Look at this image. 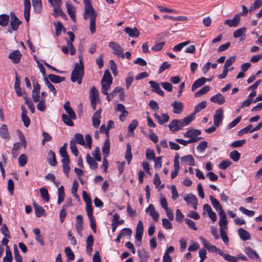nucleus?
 Returning a JSON list of instances; mask_svg holds the SVG:
<instances>
[{
    "label": "nucleus",
    "instance_id": "f257e3e1",
    "mask_svg": "<svg viewBox=\"0 0 262 262\" xmlns=\"http://www.w3.org/2000/svg\"><path fill=\"white\" fill-rule=\"evenodd\" d=\"M84 3V18L87 19L90 18V30L92 34L94 33L96 31V19L97 12L95 11L90 2V0H83Z\"/></svg>",
    "mask_w": 262,
    "mask_h": 262
},
{
    "label": "nucleus",
    "instance_id": "f03ea898",
    "mask_svg": "<svg viewBox=\"0 0 262 262\" xmlns=\"http://www.w3.org/2000/svg\"><path fill=\"white\" fill-rule=\"evenodd\" d=\"M78 57L79 62V63H76L75 65L74 68L71 73V80L73 82L77 81L78 83L80 84L82 82L84 71L82 57L81 55L78 56Z\"/></svg>",
    "mask_w": 262,
    "mask_h": 262
},
{
    "label": "nucleus",
    "instance_id": "7ed1b4c3",
    "mask_svg": "<svg viewBox=\"0 0 262 262\" xmlns=\"http://www.w3.org/2000/svg\"><path fill=\"white\" fill-rule=\"evenodd\" d=\"M108 46L113 50V53L117 57L124 58L123 49L119 43L115 41H111L109 42Z\"/></svg>",
    "mask_w": 262,
    "mask_h": 262
},
{
    "label": "nucleus",
    "instance_id": "20e7f679",
    "mask_svg": "<svg viewBox=\"0 0 262 262\" xmlns=\"http://www.w3.org/2000/svg\"><path fill=\"white\" fill-rule=\"evenodd\" d=\"M49 3L54 7L53 10V16H56L57 15L61 16L62 17H66L67 16L62 11L60 6L61 5L62 2L60 3H57L54 2L53 0H48Z\"/></svg>",
    "mask_w": 262,
    "mask_h": 262
},
{
    "label": "nucleus",
    "instance_id": "39448f33",
    "mask_svg": "<svg viewBox=\"0 0 262 262\" xmlns=\"http://www.w3.org/2000/svg\"><path fill=\"white\" fill-rule=\"evenodd\" d=\"M10 16V25L11 27V29H8V32L11 33L12 32V31L17 30L19 26L21 24V21L16 16L14 12H11Z\"/></svg>",
    "mask_w": 262,
    "mask_h": 262
},
{
    "label": "nucleus",
    "instance_id": "423d86ee",
    "mask_svg": "<svg viewBox=\"0 0 262 262\" xmlns=\"http://www.w3.org/2000/svg\"><path fill=\"white\" fill-rule=\"evenodd\" d=\"M143 231L144 228L143 223L141 221H139L136 227L135 236L136 240L139 242V244H137L138 246H140L141 244Z\"/></svg>",
    "mask_w": 262,
    "mask_h": 262
},
{
    "label": "nucleus",
    "instance_id": "0eeeda50",
    "mask_svg": "<svg viewBox=\"0 0 262 262\" xmlns=\"http://www.w3.org/2000/svg\"><path fill=\"white\" fill-rule=\"evenodd\" d=\"M169 129L175 132L182 129L183 128L181 120L174 119L172 120L168 125Z\"/></svg>",
    "mask_w": 262,
    "mask_h": 262
},
{
    "label": "nucleus",
    "instance_id": "6e6552de",
    "mask_svg": "<svg viewBox=\"0 0 262 262\" xmlns=\"http://www.w3.org/2000/svg\"><path fill=\"white\" fill-rule=\"evenodd\" d=\"M241 20L240 14H236L232 19H227L224 24L230 27H235L238 25Z\"/></svg>",
    "mask_w": 262,
    "mask_h": 262
},
{
    "label": "nucleus",
    "instance_id": "1a4fd4ad",
    "mask_svg": "<svg viewBox=\"0 0 262 262\" xmlns=\"http://www.w3.org/2000/svg\"><path fill=\"white\" fill-rule=\"evenodd\" d=\"M223 118V111L222 108L217 109L213 116V123L215 126H219Z\"/></svg>",
    "mask_w": 262,
    "mask_h": 262
},
{
    "label": "nucleus",
    "instance_id": "9d476101",
    "mask_svg": "<svg viewBox=\"0 0 262 262\" xmlns=\"http://www.w3.org/2000/svg\"><path fill=\"white\" fill-rule=\"evenodd\" d=\"M149 83L152 88V91L160 95L161 96H164L165 93L160 88L159 84L155 81H149Z\"/></svg>",
    "mask_w": 262,
    "mask_h": 262
},
{
    "label": "nucleus",
    "instance_id": "9b49d317",
    "mask_svg": "<svg viewBox=\"0 0 262 262\" xmlns=\"http://www.w3.org/2000/svg\"><path fill=\"white\" fill-rule=\"evenodd\" d=\"M22 54L19 50H15L10 53L9 58L13 63H18L20 62Z\"/></svg>",
    "mask_w": 262,
    "mask_h": 262
},
{
    "label": "nucleus",
    "instance_id": "f8f14e48",
    "mask_svg": "<svg viewBox=\"0 0 262 262\" xmlns=\"http://www.w3.org/2000/svg\"><path fill=\"white\" fill-rule=\"evenodd\" d=\"M210 101L213 103L222 105L225 102V97L221 93H217L210 98Z\"/></svg>",
    "mask_w": 262,
    "mask_h": 262
},
{
    "label": "nucleus",
    "instance_id": "ddd939ff",
    "mask_svg": "<svg viewBox=\"0 0 262 262\" xmlns=\"http://www.w3.org/2000/svg\"><path fill=\"white\" fill-rule=\"evenodd\" d=\"M219 214L220 215V221L219 222V225L220 228L227 229V224L228 223V221L227 220L226 215L224 210L219 212Z\"/></svg>",
    "mask_w": 262,
    "mask_h": 262
},
{
    "label": "nucleus",
    "instance_id": "4468645a",
    "mask_svg": "<svg viewBox=\"0 0 262 262\" xmlns=\"http://www.w3.org/2000/svg\"><path fill=\"white\" fill-rule=\"evenodd\" d=\"M31 9V3L30 0H24V17L27 23L30 20V12Z\"/></svg>",
    "mask_w": 262,
    "mask_h": 262
},
{
    "label": "nucleus",
    "instance_id": "2eb2a0df",
    "mask_svg": "<svg viewBox=\"0 0 262 262\" xmlns=\"http://www.w3.org/2000/svg\"><path fill=\"white\" fill-rule=\"evenodd\" d=\"M63 108L66 113L69 115V116L71 117V118H72L73 120H75L76 119V115L72 108L70 106V101H67L64 103Z\"/></svg>",
    "mask_w": 262,
    "mask_h": 262
},
{
    "label": "nucleus",
    "instance_id": "dca6fc26",
    "mask_svg": "<svg viewBox=\"0 0 262 262\" xmlns=\"http://www.w3.org/2000/svg\"><path fill=\"white\" fill-rule=\"evenodd\" d=\"M171 106L173 107V113L176 114H181L184 109L183 104L180 102L174 101L171 103Z\"/></svg>",
    "mask_w": 262,
    "mask_h": 262
},
{
    "label": "nucleus",
    "instance_id": "f3484780",
    "mask_svg": "<svg viewBox=\"0 0 262 262\" xmlns=\"http://www.w3.org/2000/svg\"><path fill=\"white\" fill-rule=\"evenodd\" d=\"M146 211L152 217L153 220L157 222L159 219V213L155 210V207L152 204H150L147 208Z\"/></svg>",
    "mask_w": 262,
    "mask_h": 262
},
{
    "label": "nucleus",
    "instance_id": "a211bd4d",
    "mask_svg": "<svg viewBox=\"0 0 262 262\" xmlns=\"http://www.w3.org/2000/svg\"><path fill=\"white\" fill-rule=\"evenodd\" d=\"M200 239L201 241L202 244H203L204 247L206 248L209 252H215L217 250V248L214 246L211 245L209 242L206 240L203 237L201 236L200 237Z\"/></svg>",
    "mask_w": 262,
    "mask_h": 262
},
{
    "label": "nucleus",
    "instance_id": "6ab92c4d",
    "mask_svg": "<svg viewBox=\"0 0 262 262\" xmlns=\"http://www.w3.org/2000/svg\"><path fill=\"white\" fill-rule=\"evenodd\" d=\"M245 252L251 259L256 260L260 259V257L257 252L249 247L245 249Z\"/></svg>",
    "mask_w": 262,
    "mask_h": 262
},
{
    "label": "nucleus",
    "instance_id": "aec40b11",
    "mask_svg": "<svg viewBox=\"0 0 262 262\" xmlns=\"http://www.w3.org/2000/svg\"><path fill=\"white\" fill-rule=\"evenodd\" d=\"M83 217L81 215H78L76 216V230L80 235V236H82L81 231L83 230Z\"/></svg>",
    "mask_w": 262,
    "mask_h": 262
},
{
    "label": "nucleus",
    "instance_id": "412c9836",
    "mask_svg": "<svg viewBox=\"0 0 262 262\" xmlns=\"http://www.w3.org/2000/svg\"><path fill=\"white\" fill-rule=\"evenodd\" d=\"M124 31L128 34L131 37H138L140 35V32L138 31L136 27L133 28L130 27H126L124 29Z\"/></svg>",
    "mask_w": 262,
    "mask_h": 262
},
{
    "label": "nucleus",
    "instance_id": "4be33fe9",
    "mask_svg": "<svg viewBox=\"0 0 262 262\" xmlns=\"http://www.w3.org/2000/svg\"><path fill=\"white\" fill-rule=\"evenodd\" d=\"M209 199L211 201L212 205L216 210V211L218 212V213L224 210L221 205L220 204V202L217 199L214 198L212 195L209 196Z\"/></svg>",
    "mask_w": 262,
    "mask_h": 262
},
{
    "label": "nucleus",
    "instance_id": "5701e85b",
    "mask_svg": "<svg viewBox=\"0 0 262 262\" xmlns=\"http://www.w3.org/2000/svg\"><path fill=\"white\" fill-rule=\"evenodd\" d=\"M201 131L199 129H195L192 128H189L187 131L184 134L186 138H191L201 135Z\"/></svg>",
    "mask_w": 262,
    "mask_h": 262
},
{
    "label": "nucleus",
    "instance_id": "b1692460",
    "mask_svg": "<svg viewBox=\"0 0 262 262\" xmlns=\"http://www.w3.org/2000/svg\"><path fill=\"white\" fill-rule=\"evenodd\" d=\"M48 161L51 166H55L57 164L56 156L53 151L50 150L48 152Z\"/></svg>",
    "mask_w": 262,
    "mask_h": 262
},
{
    "label": "nucleus",
    "instance_id": "393cba45",
    "mask_svg": "<svg viewBox=\"0 0 262 262\" xmlns=\"http://www.w3.org/2000/svg\"><path fill=\"white\" fill-rule=\"evenodd\" d=\"M154 116L160 124H163L168 121L169 119V117L167 114H163L161 117L157 114L155 113Z\"/></svg>",
    "mask_w": 262,
    "mask_h": 262
},
{
    "label": "nucleus",
    "instance_id": "a878e982",
    "mask_svg": "<svg viewBox=\"0 0 262 262\" xmlns=\"http://www.w3.org/2000/svg\"><path fill=\"white\" fill-rule=\"evenodd\" d=\"M238 234L243 241H246L251 238L250 233L242 228L238 229Z\"/></svg>",
    "mask_w": 262,
    "mask_h": 262
},
{
    "label": "nucleus",
    "instance_id": "bb28decb",
    "mask_svg": "<svg viewBox=\"0 0 262 262\" xmlns=\"http://www.w3.org/2000/svg\"><path fill=\"white\" fill-rule=\"evenodd\" d=\"M207 79L205 77L200 78L197 80H196L193 83L191 90L192 91H194L196 89L204 85L205 83L206 82Z\"/></svg>",
    "mask_w": 262,
    "mask_h": 262
},
{
    "label": "nucleus",
    "instance_id": "cd10ccee",
    "mask_svg": "<svg viewBox=\"0 0 262 262\" xmlns=\"http://www.w3.org/2000/svg\"><path fill=\"white\" fill-rule=\"evenodd\" d=\"M89 98L90 100H99V93L94 86H93L90 90Z\"/></svg>",
    "mask_w": 262,
    "mask_h": 262
},
{
    "label": "nucleus",
    "instance_id": "c85d7f7f",
    "mask_svg": "<svg viewBox=\"0 0 262 262\" xmlns=\"http://www.w3.org/2000/svg\"><path fill=\"white\" fill-rule=\"evenodd\" d=\"M33 7L34 12L40 13L42 11V3L41 0H32Z\"/></svg>",
    "mask_w": 262,
    "mask_h": 262
},
{
    "label": "nucleus",
    "instance_id": "c756f323",
    "mask_svg": "<svg viewBox=\"0 0 262 262\" xmlns=\"http://www.w3.org/2000/svg\"><path fill=\"white\" fill-rule=\"evenodd\" d=\"M86 162L89 164L91 169H96L98 167V164L92 158L90 154H87L86 155Z\"/></svg>",
    "mask_w": 262,
    "mask_h": 262
},
{
    "label": "nucleus",
    "instance_id": "7c9ffc66",
    "mask_svg": "<svg viewBox=\"0 0 262 262\" xmlns=\"http://www.w3.org/2000/svg\"><path fill=\"white\" fill-rule=\"evenodd\" d=\"M33 206L35 210V215L37 217H39L43 215L45 212L42 207L39 206L36 203H33Z\"/></svg>",
    "mask_w": 262,
    "mask_h": 262
},
{
    "label": "nucleus",
    "instance_id": "2f4dec72",
    "mask_svg": "<svg viewBox=\"0 0 262 262\" xmlns=\"http://www.w3.org/2000/svg\"><path fill=\"white\" fill-rule=\"evenodd\" d=\"M48 77L50 80L54 83H59L65 80V78L63 77H60L54 74H49Z\"/></svg>",
    "mask_w": 262,
    "mask_h": 262
},
{
    "label": "nucleus",
    "instance_id": "473e14b6",
    "mask_svg": "<svg viewBox=\"0 0 262 262\" xmlns=\"http://www.w3.org/2000/svg\"><path fill=\"white\" fill-rule=\"evenodd\" d=\"M66 6L67 9L68 13L71 18V19L74 21H76V17L75 15L74 11L73 9V6L71 4H70L69 2H66Z\"/></svg>",
    "mask_w": 262,
    "mask_h": 262
},
{
    "label": "nucleus",
    "instance_id": "72a5a7b5",
    "mask_svg": "<svg viewBox=\"0 0 262 262\" xmlns=\"http://www.w3.org/2000/svg\"><path fill=\"white\" fill-rule=\"evenodd\" d=\"M113 78L111 73L108 70H106L104 72L103 76L101 80V82L112 83Z\"/></svg>",
    "mask_w": 262,
    "mask_h": 262
},
{
    "label": "nucleus",
    "instance_id": "f704fd0d",
    "mask_svg": "<svg viewBox=\"0 0 262 262\" xmlns=\"http://www.w3.org/2000/svg\"><path fill=\"white\" fill-rule=\"evenodd\" d=\"M64 190L63 186H61L58 190V200L57 203L58 204H60L62 202H63L64 199Z\"/></svg>",
    "mask_w": 262,
    "mask_h": 262
},
{
    "label": "nucleus",
    "instance_id": "c9c22d12",
    "mask_svg": "<svg viewBox=\"0 0 262 262\" xmlns=\"http://www.w3.org/2000/svg\"><path fill=\"white\" fill-rule=\"evenodd\" d=\"M132 147L129 143H127L126 145V150L125 154V158L128 164H129L132 159Z\"/></svg>",
    "mask_w": 262,
    "mask_h": 262
},
{
    "label": "nucleus",
    "instance_id": "e433bc0d",
    "mask_svg": "<svg viewBox=\"0 0 262 262\" xmlns=\"http://www.w3.org/2000/svg\"><path fill=\"white\" fill-rule=\"evenodd\" d=\"M10 20L9 16L7 14L0 15V26L6 27L8 25Z\"/></svg>",
    "mask_w": 262,
    "mask_h": 262
},
{
    "label": "nucleus",
    "instance_id": "4c0bfd02",
    "mask_svg": "<svg viewBox=\"0 0 262 262\" xmlns=\"http://www.w3.org/2000/svg\"><path fill=\"white\" fill-rule=\"evenodd\" d=\"M181 160L182 162L188 163L189 165L191 166L194 165V160L193 157L190 155H186L181 157Z\"/></svg>",
    "mask_w": 262,
    "mask_h": 262
},
{
    "label": "nucleus",
    "instance_id": "58836bf2",
    "mask_svg": "<svg viewBox=\"0 0 262 262\" xmlns=\"http://www.w3.org/2000/svg\"><path fill=\"white\" fill-rule=\"evenodd\" d=\"M207 106V102L204 100L200 102L195 106L193 114L195 115L196 113H199L202 110L205 108Z\"/></svg>",
    "mask_w": 262,
    "mask_h": 262
},
{
    "label": "nucleus",
    "instance_id": "ea45409f",
    "mask_svg": "<svg viewBox=\"0 0 262 262\" xmlns=\"http://www.w3.org/2000/svg\"><path fill=\"white\" fill-rule=\"evenodd\" d=\"M184 200L187 202L188 204H191L194 202L198 201V199L195 195L192 193H189L186 196H184Z\"/></svg>",
    "mask_w": 262,
    "mask_h": 262
},
{
    "label": "nucleus",
    "instance_id": "a19ab883",
    "mask_svg": "<svg viewBox=\"0 0 262 262\" xmlns=\"http://www.w3.org/2000/svg\"><path fill=\"white\" fill-rule=\"evenodd\" d=\"M62 120L63 122L67 125L69 126H74V122L72 121L73 120L71 117L66 114H62L61 116Z\"/></svg>",
    "mask_w": 262,
    "mask_h": 262
},
{
    "label": "nucleus",
    "instance_id": "79ce46f5",
    "mask_svg": "<svg viewBox=\"0 0 262 262\" xmlns=\"http://www.w3.org/2000/svg\"><path fill=\"white\" fill-rule=\"evenodd\" d=\"M194 118V115L192 114L184 119L181 120V123L183 125V126H186L188 125L193 119Z\"/></svg>",
    "mask_w": 262,
    "mask_h": 262
},
{
    "label": "nucleus",
    "instance_id": "37998d69",
    "mask_svg": "<svg viewBox=\"0 0 262 262\" xmlns=\"http://www.w3.org/2000/svg\"><path fill=\"white\" fill-rule=\"evenodd\" d=\"M110 140L109 139H106L105 140L104 145L102 147V152L103 155H106V156H108L110 153Z\"/></svg>",
    "mask_w": 262,
    "mask_h": 262
},
{
    "label": "nucleus",
    "instance_id": "c03bdc74",
    "mask_svg": "<svg viewBox=\"0 0 262 262\" xmlns=\"http://www.w3.org/2000/svg\"><path fill=\"white\" fill-rule=\"evenodd\" d=\"M44 81L48 88L53 93V95L55 96L57 93V91L54 86L50 82L47 77L43 78Z\"/></svg>",
    "mask_w": 262,
    "mask_h": 262
},
{
    "label": "nucleus",
    "instance_id": "a18cd8bd",
    "mask_svg": "<svg viewBox=\"0 0 262 262\" xmlns=\"http://www.w3.org/2000/svg\"><path fill=\"white\" fill-rule=\"evenodd\" d=\"M230 158L234 162H237L241 157L240 153L237 150H233L229 154Z\"/></svg>",
    "mask_w": 262,
    "mask_h": 262
},
{
    "label": "nucleus",
    "instance_id": "49530a36",
    "mask_svg": "<svg viewBox=\"0 0 262 262\" xmlns=\"http://www.w3.org/2000/svg\"><path fill=\"white\" fill-rule=\"evenodd\" d=\"M0 135L4 139L8 138L9 134L8 132V128L6 124L2 125L0 129Z\"/></svg>",
    "mask_w": 262,
    "mask_h": 262
},
{
    "label": "nucleus",
    "instance_id": "de8ad7c7",
    "mask_svg": "<svg viewBox=\"0 0 262 262\" xmlns=\"http://www.w3.org/2000/svg\"><path fill=\"white\" fill-rule=\"evenodd\" d=\"M38 102H39L37 105V110L40 112H43L47 107V105L45 99L43 98H41Z\"/></svg>",
    "mask_w": 262,
    "mask_h": 262
},
{
    "label": "nucleus",
    "instance_id": "09e8293b",
    "mask_svg": "<svg viewBox=\"0 0 262 262\" xmlns=\"http://www.w3.org/2000/svg\"><path fill=\"white\" fill-rule=\"evenodd\" d=\"M246 31V27H244L241 28L236 30L233 33V37L236 38L241 37V36H242V35L244 34H245Z\"/></svg>",
    "mask_w": 262,
    "mask_h": 262
},
{
    "label": "nucleus",
    "instance_id": "8fccbe9b",
    "mask_svg": "<svg viewBox=\"0 0 262 262\" xmlns=\"http://www.w3.org/2000/svg\"><path fill=\"white\" fill-rule=\"evenodd\" d=\"M225 229H225V228H220V232L221 237L222 239V240L223 241L224 243L225 244H227L229 242V238L226 234Z\"/></svg>",
    "mask_w": 262,
    "mask_h": 262
},
{
    "label": "nucleus",
    "instance_id": "3c124183",
    "mask_svg": "<svg viewBox=\"0 0 262 262\" xmlns=\"http://www.w3.org/2000/svg\"><path fill=\"white\" fill-rule=\"evenodd\" d=\"M210 90V87L208 85H205L201 89H200L199 91L196 92L194 96L195 97H199L204 94H206Z\"/></svg>",
    "mask_w": 262,
    "mask_h": 262
},
{
    "label": "nucleus",
    "instance_id": "603ef678",
    "mask_svg": "<svg viewBox=\"0 0 262 262\" xmlns=\"http://www.w3.org/2000/svg\"><path fill=\"white\" fill-rule=\"evenodd\" d=\"M261 6H262V0H255L249 9L250 12L258 9Z\"/></svg>",
    "mask_w": 262,
    "mask_h": 262
},
{
    "label": "nucleus",
    "instance_id": "864d4df0",
    "mask_svg": "<svg viewBox=\"0 0 262 262\" xmlns=\"http://www.w3.org/2000/svg\"><path fill=\"white\" fill-rule=\"evenodd\" d=\"M1 231L2 233L6 237L8 238H10L11 236L10 234V232L8 230V228L7 226V225L4 224L2 225L1 228Z\"/></svg>",
    "mask_w": 262,
    "mask_h": 262
},
{
    "label": "nucleus",
    "instance_id": "5fc2aeb1",
    "mask_svg": "<svg viewBox=\"0 0 262 262\" xmlns=\"http://www.w3.org/2000/svg\"><path fill=\"white\" fill-rule=\"evenodd\" d=\"M19 165L21 167H24L27 162V157L26 155L21 154L19 156L18 159Z\"/></svg>",
    "mask_w": 262,
    "mask_h": 262
},
{
    "label": "nucleus",
    "instance_id": "6e6d98bb",
    "mask_svg": "<svg viewBox=\"0 0 262 262\" xmlns=\"http://www.w3.org/2000/svg\"><path fill=\"white\" fill-rule=\"evenodd\" d=\"M40 192L41 196L46 201H49L50 196L48 191L45 188H41L40 189Z\"/></svg>",
    "mask_w": 262,
    "mask_h": 262
},
{
    "label": "nucleus",
    "instance_id": "4d7b16f0",
    "mask_svg": "<svg viewBox=\"0 0 262 262\" xmlns=\"http://www.w3.org/2000/svg\"><path fill=\"white\" fill-rule=\"evenodd\" d=\"M70 149L72 152L76 156H78V151L77 148V146L76 145V141L73 140H71L70 141Z\"/></svg>",
    "mask_w": 262,
    "mask_h": 262
},
{
    "label": "nucleus",
    "instance_id": "13d9d810",
    "mask_svg": "<svg viewBox=\"0 0 262 262\" xmlns=\"http://www.w3.org/2000/svg\"><path fill=\"white\" fill-rule=\"evenodd\" d=\"M75 138V141L77 142L78 144L81 145H85V143L83 139V136L82 134L79 133H77L74 136Z\"/></svg>",
    "mask_w": 262,
    "mask_h": 262
},
{
    "label": "nucleus",
    "instance_id": "bf43d9fd",
    "mask_svg": "<svg viewBox=\"0 0 262 262\" xmlns=\"http://www.w3.org/2000/svg\"><path fill=\"white\" fill-rule=\"evenodd\" d=\"M92 156L96 161L99 162L101 161V158L100 156V150L99 147H97L95 148L93 152L92 153Z\"/></svg>",
    "mask_w": 262,
    "mask_h": 262
},
{
    "label": "nucleus",
    "instance_id": "052dcab7",
    "mask_svg": "<svg viewBox=\"0 0 262 262\" xmlns=\"http://www.w3.org/2000/svg\"><path fill=\"white\" fill-rule=\"evenodd\" d=\"M208 143L206 141L201 142L196 147V149L201 152H203L205 151L207 148Z\"/></svg>",
    "mask_w": 262,
    "mask_h": 262
},
{
    "label": "nucleus",
    "instance_id": "680f3d73",
    "mask_svg": "<svg viewBox=\"0 0 262 262\" xmlns=\"http://www.w3.org/2000/svg\"><path fill=\"white\" fill-rule=\"evenodd\" d=\"M42 135L43 137L42 140V145H43L45 144L46 142L51 141L52 140V138L51 135L45 131L42 132Z\"/></svg>",
    "mask_w": 262,
    "mask_h": 262
},
{
    "label": "nucleus",
    "instance_id": "e2e57ef3",
    "mask_svg": "<svg viewBox=\"0 0 262 262\" xmlns=\"http://www.w3.org/2000/svg\"><path fill=\"white\" fill-rule=\"evenodd\" d=\"M64 252L68 257V259L70 260H74L75 258V255L74 253L72 252L70 248L66 247L64 249Z\"/></svg>",
    "mask_w": 262,
    "mask_h": 262
},
{
    "label": "nucleus",
    "instance_id": "0e129e2a",
    "mask_svg": "<svg viewBox=\"0 0 262 262\" xmlns=\"http://www.w3.org/2000/svg\"><path fill=\"white\" fill-rule=\"evenodd\" d=\"M231 164V162L229 160H224L219 164V168L221 169L225 170Z\"/></svg>",
    "mask_w": 262,
    "mask_h": 262
},
{
    "label": "nucleus",
    "instance_id": "69168bd1",
    "mask_svg": "<svg viewBox=\"0 0 262 262\" xmlns=\"http://www.w3.org/2000/svg\"><path fill=\"white\" fill-rule=\"evenodd\" d=\"M146 158L149 160H154L155 158V151L152 149H147L146 150Z\"/></svg>",
    "mask_w": 262,
    "mask_h": 262
},
{
    "label": "nucleus",
    "instance_id": "338daca9",
    "mask_svg": "<svg viewBox=\"0 0 262 262\" xmlns=\"http://www.w3.org/2000/svg\"><path fill=\"white\" fill-rule=\"evenodd\" d=\"M59 154L62 158H66L68 156V154L67 151V144L64 143L59 149Z\"/></svg>",
    "mask_w": 262,
    "mask_h": 262
},
{
    "label": "nucleus",
    "instance_id": "774afa93",
    "mask_svg": "<svg viewBox=\"0 0 262 262\" xmlns=\"http://www.w3.org/2000/svg\"><path fill=\"white\" fill-rule=\"evenodd\" d=\"M246 143L245 139L235 141L232 142L231 144V146L232 148H236L242 146Z\"/></svg>",
    "mask_w": 262,
    "mask_h": 262
}]
</instances>
